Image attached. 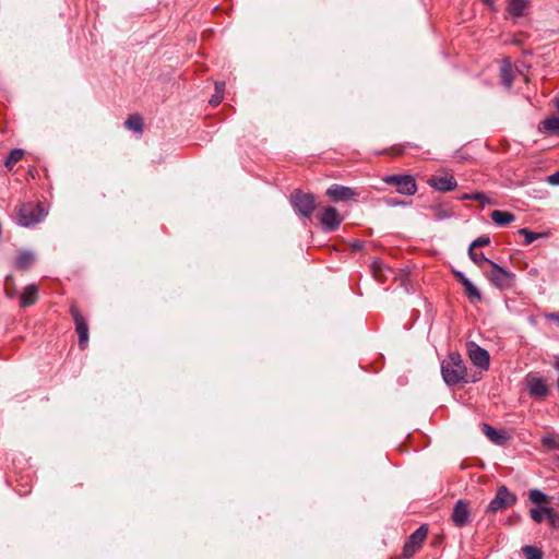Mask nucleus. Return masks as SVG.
<instances>
[{
	"label": "nucleus",
	"instance_id": "79ce46f5",
	"mask_svg": "<svg viewBox=\"0 0 559 559\" xmlns=\"http://www.w3.org/2000/svg\"><path fill=\"white\" fill-rule=\"evenodd\" d=\"M556 368L559 369V360L556 362Z\"/></svg>",
	"mask_w": 559,
	"mask_h": 559
},
{
	"label": "nucleus",
	"instance_id": "bb28decb",
	"mask_svg": "<svg viewBox=\"0 0 559 559\" xmlns=\"http://www.w3.org/2000/svg\"><path fill=\"white\" fill-rule=\"evenodd\" d=\"M530 500L535 504H542L548 502V496L542 492L538 489H533L530 491Z\"/></svg>",
	"mask_w": 559,
	"mask_h": 559
},
{
	"label": "nucleus",
	"instance_id": "393cba45",
	"mask_svg": "<svg viewBox=\"0 0 559 559\" xmlns=\"http://www.w3.org/2000/svg\"><path fill=\"white\" fill-rule=\"evenodd\" d=\"M525 559H543V551L537 547L526 545L522 548Z\"/></svg>",
	"mask_w": 559,
	"mask_h": 559
},
{
	"label": "nucleus",
	"instance_id": "7c9ffc66",
	"mask_svg": "<svg viewBox=\"0 0 559 559\" xmlns=\"http://www.w3.org/2000/svg\"><path fill=\"white\" fill-rule=\"evenodd\" d=\"M519 234L523 235L525 237V245H531L534 240L540 237V234L533 233L528 230L527 228H522L519 230Z\"/></svg>",
	"mask_w": 559,
	"mask_h": 559
},
{
	"label": "nucleus",
	"instance_id": "e433bc0d",
	"mask_svg": "<svg viewBox=\"0 0 559 559\" xmlns=\"http://www.w3.org/2000/svg\"><path fill=\"white\" fill-rule=\"evenodd\" d=\"M224 88H225V83L224 82H216L215 83V92L217 93V95H223Z\"/></svg>",
	"mask_w": 559,
	"mask_h": 559
},
{
	"label": "nucleus",
	"instance_id": "f704fd0d",
	"mask_svg": "<svg viewBox=\"0 0 559 559\" xmlns=\"http://www.w3.org/2000/svg\"><path fill=\"white\" fill-rule=\"evenodd\" d=\"M454 276L464 286V283H468L469 280L460 271H454Z\"/></svg>",
	"mask_w": 559,
	"mask_h": 559
},
{
	"label": "nucleus",
	"instance_id": "423d86ee",
	"mask_svg": "<svg viewBox=\"0 0 559 559\" xmlns=\"http://www.w3.org/2000/svg\"><path fill=\"white\" fill-rule=\"evenodd\" d=\"M525 386L528 394L534 399L543 400L550 394V386L546 380L534 373H528L525 377Z\"/></svg>",
	"mask_w": 559,
	"mask_h": 559
},
{
	"label": "nucleus",
	"instance_id": "c9c22d12",
	"mask_svg": "<svg viewBox=\"0 0 559 559\" xmlns=\"http://www.w3.org/2000/svg\"><path fill=\"white\" fill-rule=\"evenodd\" d=\"M548 182L552 186H559V170L548 177Z\"/></svg>",
	"mask_w": 559,
	"mask_h": 559
},
{
	"label": "nucleus",
	"instance_id": "6e6552de",
	"mask_svg": "<svg viewBox=\"0 0 559 559\" xmlns=\"http://www.w3.org/2000/svg\"><path fill=\"white\" fill-rule=\"evenodd\" d=\"M384 181L390 186L396 187L397 191L402 194L413 195L417 191L415 179L409 175L388 176L384 178Z\"/></svg>",
	"mask_w": 559,
	"mask_h": 559
},
{
	"label": "nucleus",
	"instance_id": "412c9836",
	"mask_svg": "<svg viewBox=\"0 0 559 559\" xmlns=\"http://www.w3.org/2000/svg\"><path fill=\"white\" fill-rule=\"evenodd\" d=\"M500 78L504 86L510 88L513 84V71L511 69V66L509 63H506L500 69Z\"/></svg>",
	"mask_w": 559,
	"mask_h": 559
},
{
	"label": "nucleus",
	"instance_id": "58836bf2",
	"mask_svg": "<svg viewBox=\"0 0 559 559\" xmlns=\"http://www.w3.org/2000/svg\"><path fill=\"white\" fill-rule=\"evenodd\" d=\"M546 318L548 320L556 321L559 324V313L558 312L548 313V314H546Z\"/></svg>",
	"mask_w": 559,
	"mask_h": 559
},
{
	"label": "nucleus",
	"instance_id": "f03ea898",
	"mask_svg": "<svg viewBox=\"0 0 559 559\" xmlns=\"http://www.w3.org/2000/svg\"><path fill=\"white\" fill-rule=\"evenodd\" d=\"M489 270L485 271L486 278L499 290H506L513 287L515 274L501 267L493 261H488Z\"/></svg>",
	"mask_w": 559,
	"mask_h": 559
},
{
	"label": "nucleus",
	"instance_id": "5701e85b",
	"mask_svg": "<svg viewBox=\"0 0 559 559\" xmlns=\"http://www.w3.org/2000/svg\"><path fill=\"white\" fill-rule=\"evenodd\" d=\"M551 508H534L530 510L531 518L536 522L540 523L545 518H548L549 513L551 512Z\"/></svg>",
	"mask_w": 559,
	"mask_h": 559
},
{
	"label": "nucleus",
	"instance_id": "20e7f679",
	"mask_svg": "<svg viewBox=\"0 0 559 559\" xmlns=\"http://www.w3.org/2000/svg\"><path fill=\"white\" fill-rule=\"evenodd\" d=\"M515 502L516 496L502 485L498 487L496 496L488 504L486 512L496 513L512 507Z\"/></svg>",
	"mask_w": 559,
	"mask_h": 559
},
{
	"label": "nucleus",
	"instance_id": "4c0bfd02",
	"mask_svg": "<svg viewBox=\"0 0 559 559\" xmlns=\"http://www.w3.org/2000/svg\"><path fill=\"white\" fill-rule=\"evenodd\" d=\"M222 99H223V95H217V93H216L214 96H212L210 103L212 105L216 106L222 102Z\"/></svg>",
	"mask_w": 559,
	"mask_h": 559
},
{
	"label": "nucleus",
	"instance_id": "c85d7f7f",
	"mask_svg": "<svg viewBox=\"0 0 559 559\" xmlns=\"http://www.w3.org/2000/svg\"><path fill=\"white\" fill-rule=\"evenodd\" d=\"M543 123L546 130L559 133V117H550L546 119Z\"/></svg>",
	"mask_w": 559,
	"mask_h": 559
},
{
	"label": "nucleus",
	"instance_id": "cd10ccee",
	"mask_svg": "<svg viewBox=\"0 0 559 559\" xmlns=\"http://www.w3.org/2000/svg\"><path fill=\"white\" fill-rule=\"evenodd\" d=\"M124 126H126V128L133 130L135 132L140 131V115L134 114V115L130 116L126 120Z\"/></svg>",
	"mask_w": 559,
	"mask_h": 559
},
{
	"label": "nucleus",
	"instance_id": "72a5a7b5",
	"mask_svg": "<svg viewBox=\"0 0 559 559\" xmlns=\"http://www.w3.org/2000/svg\"><path fill=\"white\" fill-rule=\"evenodd\" d=\"M548 522H549V525L555 528V530H559V514L556 513L554 511V509L551 510V512L549 513L548 515Z\"/></svg>",
	"mask_w": 559,
	"mask_h": 559
},
{
	"label": "nucleus",
	"instance_id": "dca6fc26",
	"mask_svg": "<svg viewBox=\"0 0 559 559\" xmlns=\"http://www.w3.org/2000/svg\"><path fill=\"white\" fill-rule=\"evenodd\" d=\"M35 261V255L32 251L21 252L14 262V266L20 271L28 270Z\"/></svg>",
	"mask_w": 559,
	"mask_h": 559
},
{
	"label": "nucleus",
	"instance_id": "c756f323",
	"mask_svg": "<svg viewBox=\"0 0 559 559\" xmlns=\"http://www.w3.org/2000/svg\"><path fill=\"white\" fill-rule=\"evenodd\" d=\"M463 200H474V201H479L481 203V206L485 205V203H489V200L488 198L486 197V194L481 193V192H475V193H471V194H464L462 197Z\"/></svg>",
	"mask_w": 559,
	"mask_h": 559
},
{
	"label": "nucleus",
	"instance_id": "39448f33",
	"mask_svg": "<svg viewBox=\"0 0 559 559\" xmlns=\"http://www.w3.org/2000/svg\"><path fill=\"white\" fill-rule=\"evenodd\" d=\"M292 202L294 207L304 217H309L314 209L317 207L316 199L313 194L302 193L301 191H294L292 194Z\"/></svg>",
	"mask_w": 559,
	"mask_h": 559
},
{
	"label": "nucleus",
	"instance_id": "6ab92c4d",
	"mask_svg": "<svg viewBox=\"0 0 559 559\" xmlns=\"http://www.w3.org/2000/svg\"><path fill=\"white\" fill-rule=\"evenodd\" d=\"M528 7L526 0H509L508 12L513 16H522Z\"/></svg>",
	"mask_w": 559,
	"mask_h": 559
},
{
	"label": "nucleus",
	"instance_id": "b1692460",
	"mask_svg": "<svg viewBox=\"0 0 559 559\" xmlns=\"http://www.w3.org/2000/svg\"><path fill=\"white\" fill-rule=\"evenodd\" d=\"M464 289H465L467 297L472 301H480L481 300V295H480L479 290L477 289L476 286H474V284L471 281L468 283H464Z\"/></svg>",
	"mask_w": 559,
	"mask_h": 559
},
{
	"label": "nucleus",
	"instance_id": "1a4fd4ad",
	"mask_svg": "<svg viewBox=\"0 0 559 559\" xmlns=\"http://www.w3.org/2000/svg\"><path fill=\"white\" fill-rule=\"evenodd\" d=\"M70 313L73 318L74 324H75V331L79 335V346L81 348H85L88 343V324L86 319L83 317V314L80 312L78 307L75 305H72L70 307Z\"/></svg>",
	"mask_w": 559,
	"mask_h": 559
},
{
	"label": "nucleus",
	"instance_id": "aec40b11",
	"mask_svg": "<svg viewBox=\"0 0 559 559\" xmlns=\"http://www.w3.org/2000/svg\"><path fill=\"white\" fill-rule=\"evenodd\" d=\"M483 432L488 437V439L491 442H493L496 444L501 445L506 441V436L502 432H500V431L496 430L495 428H492L488 424H484L483 425Z\"/></svg>",
	"mask_w": 559,
	"mask_h": 559
},
{
	"label": "nucleus",
	"instance_id": "a19ab883",
	"mask_svg": "<svg viewBox=\"0 0 559 559\" xmlns=\"http://www.w3.org/2000/svg\"><path fill=\"white\" fill-rule=\"evenodd\" d=\"M513 43H514L515 45H519V44H520V40L514 39V40H513Z\"/></svg>",
	"mask_w": 559,
	"mask_h": 559
},
{
	"label": "nucleus",
	"instance_id": "9d476101",
	"mask_svg": "<svg viewBox=\"0 0 559 559\" xmlns=\"http://www.w3.org/2000/svg\"><path fill=\"white\" fill-rule=\"evenodd\" d=\"M317 217L325 231H334L343 222V216L332 206L324 207Z\"/></svg>",
	"mask_w": 559,
	"mask_h": 559
},
{
	"label": "nucleus",
	"instance_id": "0eeeda50",
	"mask_svg": "<svg viewBox=\"0 0 559 559\" xmlns=\"http://www.w3.org/2000/svg\"><path fill=\"white\" fill-rule=\"evenodd\" d=\"M428 534V525H420L406 540L403 547V556L405 558L413 557L421 547Z\"/></svg>",
	"mask_w": 559,
	"mask_h": 559
},
{
	"label": "nucleus",
	"instance_id": "4468645a",
	"mask_svg": "<svg viewBox=\"0 0 559 559\" xmlns=\"http://www.w3.org/2000/svg\"><path fill=\"white\" fill-rule=\"evenodd\" d=\"M428 185L441 192L451 191L456 187V180L453 176L431 177Z\"/></svg>",
	"mask_w": 559,
	"mask_h": 559
},
{
	"label": "nucleus",
	"instance_id": "f257e3e1",
	"mask_svg": "<svg viewBox=\"0 0 559 559\" xmlns=\"http://www.w3.org/2000/svg\"><path fill=\"white\" fill-rule=\"evenodd\" d=\"M441 372L448 385H454L462 381L466 382V367L461 355L457 353H451L448 358L442 361Z\"/></svg>",
	"mask_w": 559,
	"mask_h": 559
},
{
	"label": "nucleus",
	"instance_id": "a211bd4d",
	"mask_svg": "<svg viewBox=\"0 0 559 559\" xmlns=\"http://www.w3.org/2000/svg\"><path fill=\"white\" fill-rule=\"evenodd\" d=\"M491 219L499 226H506L515 219V216L510 212L495 210L490 214Z\"/></svg>",
	"mask_w": 559,
	"mask_h": 559
},
{
	"label": "nucleus",
	"instance_id": "2eb2a0df",
	"mask_svg": "<svg viewBox=\"0 0 559 559\" xmlns=\"http://www.w3.org/2000/svg\"><path fill=\"white\" fill-rule=\"evenodd\" d=\"M37 293H38V288L36 285H34V284L27 285L21 295L20 305L22 307H28V306L35 304V301L37 300Z\"/></svg>",
	"mask_w": 559,
	"mask_h": 559
},
{
	"label": "nucleus",
	"instance_id": "4be33fe9",
	"mask_svg": "<svg viewBox=\"0 0 559 559\" xmlns=\"http://www.w3.org/2000/svg\"><path fill=\"white\" fill-rule=\"evenodd\" d=\"M24 156V151L21 148H14L10 152L4 160V165L7 168L11 169L17 162H20Z\"/></svg>",
	"mask_w": 559,
	"mask_h": 559
},
{
	"label": "nucleus",
	"instance_id": "f3484780",
	"mask_svg": "<svg viewBox=\"0 0 559 559\" xmlns=\"http://www.w3.org/2000/svg\"><path fill=\"white\" fill-rule=\"evenodd\" d=\"M386 271H390L385 264L380 260H374L371 264V273L373 278L379 283H385L386 277Z\"/></svg>",
	"mask_w": 559,
	"mask_h": 559
},
{
	"label": "nucleus",
	"instance_id": "ddd939ff",
	"mask_svg": "<svg viewBox=\"0 0 559 559\" xmlns=\"http://www.w3.org/2000/svg\"><path fill=\"white\" fill-rule=\"evenodd\" d=\"M335 202L352 200L357 197V192L352 188L341 185H332L325 192Z\"/></svg>",
	"mask_w": 559,
	"mask_h": 559
},
{
	"label": "nucleus",
	"instance_id": "473e14b6",
	"mask_svg": "<svg viewBox=\"0 0 559 559\" xmlns=\"http://www.w3.org/2000/svg\"><path fill=\"white\" fill-rule=\"evenodd\" d=\"M490 243V238L488 236H480L479 238L475 239L469 248L472 249H475V248H478V247H485V246H488Z\"/></svg>",
	"mask_w": 559,
	"mask_h": 559
},
{
	"label": "nucleus",
	"instance_id": "7ed1b4c3",
	"mask_svg": "<svg viewBox=\"0 0 559 559\" xmlns=\"http://www.w3.org/2000/svg\"><path fill=\"white\" fill-rule=\"evenodd\" d=\"M47 212L39 203H24L17 209V223L23 227H31L39 223Z\"/></svg>",
	"mask_w": 559,
	"mask_h": 559
},
{
	"label": "nucleus",
	"instance_id": "a878e982",
	"mask_svg": "<svg viewBox=\"0 0 559 559\" xmlns=\"http://www.w3.org/2000/svg\"><path fill=\"white\" fill-rule=\"evenodd\" d=\"M468 255L471 258V260L477 264L479 267H483V263H487L488 264V261H490L489 259H487L483 252H476L475 249H472V248H468Z\"/></svg>",
	"mask_w": 559,
	"mask_h": 559
},
{
	"label": "nucleus",
	"instance_id": "2f4dec72",
	"mask_svg": "<svg viewBox=\"0 0 559 559\" xmlns=\"http://www.w3.org/2000/svg\"><path fill=\"white\" fill-rule=\"evenodd\" d=\"M543 445L547 449L559 448V439L555 436H547L542 439Z\"/></svg>",
	"mask_w": 559,
	"mask_h": 559
},
{
	"label": "nucleus",
	"instance_id": "9b49d317",
	"mask_svg": "<svg viewBox=\"0 0 559 559\" xmlns=\"http://www.w3.org/2000/svg\"><path fill=\"white\" fill-rule=\"evenodd\" d=\"M451 520L457 527L467 525L471 520L469 502L466 500H457L454 504Z\"/></svg>",
	"mask_w": 559,
	"mask_h": 559
},
{
	"label": "nucleus",
	"instance_id": "ea45409f",
	"mask_svg": "<svg viewBox=\"0 0 559 559\" xmlns=\"http://www.w3.org/2000/svg\"><path fill=\"white\" fill-rule=\"evenodd\" d=\"M353 248L355 250H360L362 248V242L360 241H356L354 245H353Z\"/></svg>",
	"mask_w": 559,
	"mask_h": 559
},
{
	"label": "nucleus",
	"instance_id": "f8f14e48",
	"mask_svg": "<svg viewBox=\"0 0 559 559\" xmlns=\"http://www.w3.org/2000/svg\"><path fill=\"white\" fill-rule=\"evenodd\" d=\"M468 355L474 365L479 368L488 369L489 367V354L486 349L479 347L474 342L466 344Z\"/></svg>",
	"mask_w": 559,
	"mask_h": 559
}]
</instances>
